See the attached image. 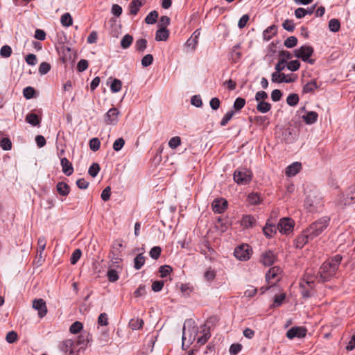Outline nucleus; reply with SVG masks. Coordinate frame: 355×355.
<instances>
[{"label":"nucleus","instance_id":"29","mask_svg":"<svg viewBox=\"0 0 355 355\" xmlns=\"http://www.w3.org/2000/svg\"><path fill=\"white\" fill-rule=\"evenodd\" d=\"M40 121L38 115L35 113H29L26 116V121L33 126L40 125Z\"/></svg>","mask_w":355,"mask_h":355},{"label":"nucleus","instance_id":"12","mask_svg":"<svg viewBox=\"0 0 355 355\" xmlns=\"http://www.w3.org/2000/svg\"><path fill=\"white\" fill-rule=\"evenodd\" d=\"M277 260V257L271 250H267L261 254V262L266 266H272Z\"/></svg>","mask_w":355,"mask_h":355},{"label":"nucleus","instance_id":"26","mask_svg":"<svg viewBox=\"0 0 355 355\" xmlns=\"http://www.w3.org/2000/svg\"><path fill=\"white\" fill-rule=\"evenodd\" d=\"M56 189L58 193L62 196H67L70 190L69 186L64 182H59L56 185Z\"/></svg>","mask_w":355,"mask_h":355},{"label":"nucleus","instance_id":"38","mask_svg":"<svg viewBox=\"0 0 355 355\" xmlns=\"http://www.w3.org/2000/svg\"><path fill=\"white\" fill-rule=\"evenodd\" d=\"M257 110L261 113H266L271 109V105L265 101H260L257 105Z\"/></svg>","mask_w":355,"mask_h":355},{"label":"nucleus","instance_id":"44","mask_svg":"<svg viewBox=\"0 0 355 355\" xmlns=\"http://www.w3.org/2000/svg\"><path fill=\"white\" fill-rule=\"evenodd\" d=\"M249 203L251 205H258L261 202V198L257 193H251L248 196Z\"/></svg>","mask_w":355,"mask_h":355},{"label":"nucleus","instance_id":"42","mask_svg":"<svg viewBox=\"0 0 355 355\" xmlns=\"http://www.w3.org/2000/svg\"><path fill=\"white\" fill-rule=\"evenodd\" d=\"M83 325L80 322L76 321L70 326L69 331L73 334H76L78 333L82 332L81 330L83 329Z\"/></svg>","mask_w":355,"mask_h":355},{"label":"nucleus","instance_id":"60","mask_svg":"<svg viewBox=\"0 0 355 355\" xmlns=\"http://www.w3.org/2000/svg\"><path fill=\"white\" fill-rule=\"evenodd\" d=\"M210 336H211V334H210L209 330L204 329L203 335L198 338V341H197L198 343H199L200 345H204L207 341V340L210 338Z\"/></svg>","mask_w":355,"mask_h":355},{"label":"nucleus","instance_id":"15","mask_svg":"<svg viewBox=\"0 0 355 355\" xmlns=\"http://www.w3.org/2000/svg\"><path fill=\"white\" fill-rule=\"evenodd\" d=\"M60 349L64 354L69 353V354H73L76 349L75 342L71 339H67L62 341L59 345Z\"/></svg>","mask_w":355,"mask_h":355},{"label":"nucleus","instance_id":"1","mask_svg":"<svg viewBox=\"0 0 355 355\" xmlns=\"http://www.w3.org/2000/svg\"><path fill=\"white\" fill-rule=\"evenodd\" d=\"M342 259L341 255L336 254L322 263L315 276L319 278V282H328L336 275Z\"/></svg>","mask_w":355,"mask_h":355},{"label":"nucleus","instance_id":"5","mask_svg":"<svg viewBox=\"0 0 355 355\" xmlns=\"http://www.w3.org/2000/svg\"><path fill=\"white\" fill-rule=\"evenodd\" d=\"M252 250L247 244H242L235 248L234 255L240 261H247L250 258Z\"/></svg>","mask_w":355,"mask_h":355},{"label":"nucleus","instance_id":"4","mask_svg":"<svg viewBox=\"0 0 355 355\" xmlns=\"http://www.w3.org/2000/svg\"><path fill=\"white\" fill-rule=\"evenodd\" d=\"M252 178V173L248 168H239L234 173V180L241 185L249 184Z\"/></svg>","mask_w":355,"mask_h":355},{"label":"nucleus","instance_id":"9","mask_svg":"<svg viewBox=\"0 0 355 355\" xmlns=\"http://www.w3.org/2000/svg\"><path fill=\"white\" fill-rule=\"evenodd\" d=\"M294 227V222L290 218H282L278 225L277 229L278 230L284 234H288L291 232Z\"/></svg>","mask_w":355,"mask_h":355},{"label":"nucleus","instance_id":"16","mask_svg":"<svg viewBox=\"0 0 355 355\" xmlns=\"http://www.w3.org/2000/svg\"><path fill=\"white\" fill-rule=\"evenodd\" d=\"M271 80L273 83H290L294 81L293 78L291 77L288 78V76H286L284 73H272L271 75Z\"/></svg>","mask_w":355,"mask_h":355},{"label":"nucleus","instance_id":"49","mask_svg":"<svg viewBox=\"0 0 355 355\" xmlns=\"http://www.w3.org/2000/svg\"><path fill=\"white\" fill-rule=\"evenodd\" d=\"M81 254H82V252L80 249H76L71 256V258H70V262L72 265H74L76 264L78 260L80 259V257H81Z\"/></svg>","mask_w":355,"mask_h":355},{"label":"nucleus","instance_id":"53","mask_svg":"<svg viewBox=\"0 0 355 355\" xmlns=\"http://www.w3.org/2000/svg\"><path fill=\"white\" fill-rule=\"evenodd\" d=\"M245 104V100L243 98L239 97L234 101L233 107L236 111L241 110Z\"/></svg>","mask_w":355,"mask_h":355},{"label":"nucleus","instance_id":"24","mask_svg":"<svg viewBox=\"0 0 355 355\" xmlns=\"http://www.w3.org/2000/svg\"><path fill=\"white\" fill-rule=\"evenodd\" d=\"M200 35L199 30H196L194 31L193 35L187 40L186 45L189 47H191V49L194 50L198 44V37Z\"/></svg>","mask_w":355,"mask_h":355},{"label":"nucleus","instance_id":"57","mask_svg":"<svg viewBox=\"0 0 355 355\" xmlns=\"http://www.w3.org/2000/svg\"><path fill=\"white\" fill-rule=\"evenodd\" d=\"M153 56L151 54L144 55L141 59V65L144 67H147L153 64Z\"/></svg>","mask_w":355,"mask_h":355},{"label":"nucleus","instance_id":"28","mask_svg":"<svg viewBox=\"0 0 355 355\" xmlns=\"http://www.w3.org/2000/svg\"><path fill=\"white\" fill-rule=\"evenodd\" d=\"M277 31V27L275 25H271L268 27L263 33V39L266 41H269L272 35H276Z\"/></svg>","mask_w":355,"mask_h":355},{"label":"nucleus","instance_id":"21","mask_svg":"<svg viewBox=\"0 0 355 355\" xmlns=\"http://www.w3.org/2000/svg\"><path fill=\"white\" fill-rule=\"evenodd\" d=\"M186 333L187 335L189 334L188 343L189 345H191L195 340L198 333V329L196 326H194V322L191 326V324L186 325Z\"/></svg>","mask_w":355,"mask_h":355},{"label":"nucleus","instance_id":"14","mask_svg":"<svg viewBox=\"0 0 355 355\" xmlns=\"http://www.w3.org/2000/svg\"><path fill=\"white\" fill-rule=\"evenodd\" d=\"M227 208V201L224 198L216 199L212 202V209L215 213H223Z\"/></svg>","mask_w":355,"mask_h":355},{"label":"nucleus","instance_id":"22","mask_svg":"<svg viewBox=\"0 0 355 355\" xmlns=\"http://www.w3.org/2000/svg\"><path fill=\"white\" fill-rule=\"evenodd\" d=\"M145 1L146 0H133L129 5L130 13L133 15H137Z\"/></svg>","mask_w":355,"mask_h":355},{"label":"nucleus","instance_id":"30","mask_svg":"<svg viewBox=\"0 0 355 355\" xmlns=\"http://www.w3.org/2000/svg\"><path fill=\"white\" fill-rule=\"evenodd\" d=\"M277 227L274 225L266 223V226L263 228V234L267 237H272L275 233H276Z\"/></svg>","mask_w":355,"mask_h":355},{"label":"nucleus","instance_id":"59","mask_svg":"<svg viewBox=\"0 0 355 355\" xmlns=\"http://www.w3.org/2000/svg\"><path fill=\"white\" fill-rule=\"evenodd\" d=\"M51 70V64L48 62H43L39 67V73L42 75L46 74Z\"/></svg>","mask_w":355,"mask_h":355},{"label":"nucleus","instance_id":"52","mask_svg":"<svg viewBox=\"0 0 355 355\" xmlns=\"http://www.w3.org/2000/svg\"><path fill=\"white\" fill-rule=\"evenodd\" d=\"M279 271V268L272 267L269 269L268 272L266 275V279L269 282L270 279L276 277L278 272Z\"/></svg>","mask_w":355,"mask_h":355},{"label":"nucleus","instance_id":"10","mask_svg":"<svg viewBox=\"0 0 355 355\" xmlns=\"http://www.w3.org/2000/svg\"><path fill=\"white\" fill-rule=\"evenodd\" d=\"M306 329L303 327H293L286 332V337L289 339L294 338H302L306 336Z\"/></svg>","mask_w":355,"mask_h":355},{"label":"nucleus","instance_id":"2","mask_svg":"<svg viewBox=\"0 0 355 355\" xmlns=\"http://www.w3.org/2000/svg\"><path fill=\"white\" fill-rule=\"evenodd\" d=\"M330 218L324 216L312 223L306 229V232L309 234V239H313L320 235L328 227Z\"/></svg>","mask_w":355,"mask_h":355},{"label":"nucleus","instance_id":"39","mask_svg":"<svg viewBox=\"0 0 355 355\" xmlns=\"http://www.w3.org/2000/svg\"><path fill=\"white\" fill-rule=\"evenodd\" d=\"M329 28L331 31L336 33L340 28V23L337 19H331L329 21Z\"/></svg>","mask_w":355,"mask_h":355},{"label":"nucleus","instance_id":"33","mask_svg":"<svg viewBox=\"0 0 355 355\" xmlns=\"http://www.w3.org/2000/svg\"><path fill=\"white\" fill-rule=\"evenodd\" d=\"M318 85L315 80H312L308 82L303 87L304 93H311L314 92L315 89L318 88Z\"/></svg>","mask_w":355,"mask_h":355},{"label":"nucleus","instance_id":"19","mask_svg":"<svg viewBox=\"0 0 355 355\" xmlns=\"http://www.w3.org/2000/svg\"><path fill=\"white\" fill-rule=\"evenodd\" d=\"M302 169V164L300 162H294L289 165L286 168L285 173L288 177L295 176Z\"/></svg>","mask_w":355,"mask_h":355},{"label":"nucleus","instance_id":"35","mask_svg":"<svg viewBox=\"0 0 355 355\" xmlns=\"http://www.w3.org/2000/svg\"><path fill=\"white\" fill-rule=\"evenodd\" d=\"M145 263V257L142 253L139 254L134 259V268L139 270Z\"/></svg>","mask_w":355,"mask_h":355},{"label":"nucleus","instance_id":"40","mask_svg":"<svg viewBox=\"0 0 355 355\" xmlns=\"http://www.w3.org/2000/svg\"><path fill=\"white\" fill-rule=\"evenodd\" d=\"M147 47V40L144 38H140L136 41L135 49L139 52H143Z\"/></svg>","mask_w":355,"mask_h":355},{"label":"nucleus","instance_id":"32","mask_svg":"<svg viewBox=\"0 0 355 355\" xmlns=\"http://www.w3.org/2000/svg\"><path fill=\"white\" fill-rule=\"evenodd\" d=\"M133 42V37L129 34L125 35L121 40V46L123 49H126L130 46Z\"/></svg>","mask_w":355,"mask_h":355},{"label":"nucleus","instance_id":"3","mask_svg":"<svg viewBox=\"0 0 355 355\" xmlns=\"http://www.w3.org/2000/svg\"><path fill=\"white\" fill-rule=\"evenodd\" d=\"M323 203L320 196L315 193L309 194L304 201V208L309 212H316L322 210Z\"/></svg>","mask_w":355,"mask_h":355},{"label":"nucleus","instance_id":"47","mask_svg":"<svg viewBox=\"0 0 355 355\" xmlns=\"http://www.w3.org/2000/svg\"><path fill=\"white\" fill-rule=\"evenodd\" d=\"M297 44V39L295 36H290L284 41V46L287 48H293Z\"/></svg>","mask_w":355,"mask_h":355},{"label":"nucleus","instance_id":"34","mask_svg":"<svg viewBox=\"0 0 355 355\" xmlns=\"http://www.w3.org/2000/svg\"><path fill=\"white\" fill-rule=\"evenodd\" d=\"M143 324H144V321L142 319H140V318L131 319L129 322V327L132 330H137V329L142 328Z\"/></svg>","mask_w":355,"mask_h":355},{"label":"nucleus","instance_id":"6","mask_svg":"<svg viewBox=\"0 0 355 355\" xmlns=\"http://www.w3.org/2000/svg\"><path fill=\"white\" fill-rule=\"evenodd\" d=\"M355 200V185L348 188L345 196H342L338 200V206L344 207L351 205Z\"/></svg>","mask_w":355,"mask_h":355},{"label":"nucleus","instance_id":"56","mask_svg":"<svg viewBox=\"0 0 355 355\" xmlns=\"http://www.w3.org/2000/svg\"><path fill=\"white\" fill-rule=\"evenodd\" d=\"M286 298V294L282 293L278 295H275L274 297L273 307H278L281 306Z\"/></svg>","mask_w":355,"mask_h":355},{"label":"nucleus","instance_id":"8","mask_svg":"<svg viewBox=\"0 0 355 355\" xmlns=\"http://www.w3.org/2000/svg\"><path fill=\"white\" fill-rule=\"evenodd\" d=\"M120 112L116 107L110 108L104 115V121L107 125H116L119 121Z\"/></svg>","mask_w":355,"mask_h":355},{"label":"nucleus","instance_id":"51","mask_svg":"<svg viewBox=\"0 0 355 355\" xmlns=\"http://www.w3.org/2000/svg\"><path fill=\"white\" fill-rule=\"evenodd\" d=\"M161 252L162 249L160 247L155 246L151 248L149 254L152 259L157 260L160 257Z\"/></svg>","mask_w":355,"mask_h":355},{"label":"nucleus","instance_id":"58","mask_svg":"<svg viewBox=\"0 0 355 355\" xmlns=\"http://www.w3.org/2000/svg\"><path fill=\"white\" fill-rule=\"evenodd\" d=\"M159 272L160 273V277L164 278L172 272V268L169 266L164 265L159 268Z\"/></svg>","mask_w":355,"mask_h":355},{"label":"nucleus","instance_id":"27","mask_svg":"<svg viewBox=\"0 0 355 355\" xmlns=\"http://www.w3.org/2000/svg\"><path fill=\"white\" fill-rule=\"evenodd\" d=\"M256 222L254 217L250 215H246L242 218L241 225L246 228L252 227L255 225Z\"/></svg>","mask_w":355,"mask_h":355},{"label":"nucleus","instance_id":"54","mask_svg":"<svg viewBox=\"0 0 355 355\" xmlns=\"http://www.w3.org/2000/svg\"><path fill=\"white\" fill-rule=\"evenodd\" d=\"M12 53V49L8 45L3 46L0 49V55L2 58H9Z\"/></svg>","mask_w":355,"mask_h":355},{"label":"nucleus","instance_id":"64","mask_svg":"<svg viewBox=\"0 0 355 355\" xmlns=\"http://www.w3.org/2000/svg\"><path fill=\"white\" fill-rule=\"evenodd\" d=\"M88 61L85 59H81L77 64V70L79 72H83L88 68Z\"/></svg>","mask_w":355,"mask_h":355},{"label":"nucleus","instance_id":"25","mask_svg":"<svg viewBox=\"0 0 355 355\" xmlns=\"http://www.w3.org/2000/svg\"><path fill=\"white\" fill-rule=\"evenodd\" d=\"M169 37V31L167 28H159L156 31L155 40L157 41H166Z\"/></svg>","mask_w":355,"mask_h":355},{"label":"nucleus","instance_id":"61","mask_svg":"<svg viewBox=\"0 0 355 355\" xmlns=\"http://www.w3.org/2000/svg\"><path fill=\"white\" fill-rule=\"evenodd\" d=\"M283 28L288 32H293L295 29V24L293 20L286 19L282 24Z\"/></svg>","mask_w":355,"mask_h":355},{"label":"nucleus","instance_id":"43","mask_svg":"<svg viewBox=\"0 0 355 355\" xmlns=\"http://www.w3.org/2000/svg\"><path fill=\"white\" fill-rule=\"evenodd\" d=\"M60 22L63 26H70L72 25L73 20L71 15L68 12L64 13L60 19Z\"/></svg>","mask_w":355,"mask_h":355},{"label":"nucleus","instance_id":"46","mask_svg":"<svg viewBox=\"0 0 355 355\" xmlns=\"http://www.w3.org/2000/svg\"><path fill=\"white\" fill-rule=\"evenodd\" d=\"M235 114V111L230 110L227 112L224 116L223 117L222 120L220 121V125L221 126H225L228 122L231 120V119L233 117V116Z\"/></svg>","mask_w":355,"mask_h":355},{"label":"nucleus","instance_id":"31","mask_svg":"<svg viewBox=\"0 0 355 355\" xmlns=\"http://www.w3.org/2000/svg\"><path fill=\"white\" fill-rule=\"evenodd\" d=\"M193 323V321L192 320H186L184 324V327L182 329L183 333H182V348L184 350L187 349L189 347V346L190 345H189V343H187V345L185 343V341L187 339L186 325L191 324V326Z\"/></svg>","mask_w":355,"mask_h":355},{"label":"nucleus","instance_id":"48","mask_svg":"<svg viewBox=\"0 0 355 355\" xmlns=\"http://www.w3.org/2000/svg\"><path fill=\"white\" fill-rule=\"evenodd\" d=\"M99 171H100L99 164L97 163H93L89 168L88 173L92 178H95L98 175Z\"/></svg>","mask_w":355,"mask_h":355},{"label":"nucleus","instance_id":"36","mask_svg":"<svg viewBox=\"0 0 355 355\" xmlns=\"http://www.w3.org/2000/svg\"><path fill=\"white\" fill-rule=\"evenodd\" d=\"M158 18V12L156 10H153L148 14L145 18V22L148 24H155Z\"/></svg>","mask_w":355,"mask_h":355},{"label":"nucleus","instance_id":"17","mask_svg":"<svg viewBox=\"0 0 355 355\" xmlns=\"http://www.w3.org/2000/svg\"><path fill=\"white\" fill-rule=\"evenodd\" d=\"M315 276H317V274L315 275L313 274L311 270H306L303 277V282L300 283V286L305 287V285L311 286V284H313L315 280L319 282V278H316Z\"/></svg>","mask_w":355,"mask_h":355},{"label":"nucleus","instance_id":"37","mask_svg":"<svg viewBox=\"0 0 355 355\" xmlns=\"http://www.w3.org/2000/svg\"><path fill=\"white\" fill-rule=\"evenodd\" d=\"M122 87V82L117 78H114L110 85V90L112 93L119 92Z\"/></svg>","mask_w":355,"mask_h":355},{"label":"nucleus","instance_id":"13","mask_svg":"<svg viewBox=\"0 0 355 355\" xmlns=\"http://www.w3.org/2000/svg\"><path fill=\"white\" fill-rule=\"evenodd\" d=\"M91 340V335L86 331H83L78 336L77 340L76 341V347L80 346L78 350L85 348Z\"/></svg>","mask_w":355,"mask_h":355},{"label":"nucleus","instance_id":"23","mask_svg":"<svg viewBox=\"0 0 355 355\" xmlns=\"http://www.w3.org/2000/svg\"><path fill=\"white\" fill-rule=\"evenodd\" d=\"M318 114L316 112H307L302 116V119L306 124H313L318 120Z\"/></svg>","mask_w":355,"mask_h":355},{"label":"nucleus","instance_id":"62","mask_svg":"<svg viewBox=\"0 0 355 355\" xmlns=\"http://www.w3.org/2000/svg\"><path fill=\"white\" fill-rule=\"evenodd\" d=\"M181 144V139L180 137H173L168 141V146L172 149L176 148Z\"/></svg>","mask_w":355,"mask_h":355},{"label":"nucleus","instance_id":"18","mask_svg":"<svg viewBox=\"0 0 355 355\" xmlns=\"http://www.w3.org/2000/svg\"><path fill=\"white\" fill-rule=\"evenodd\" d=\"M312 239H309V235L306 232V230H304L302 234L297 236V238L295 240V245L297 248H302L306 243H307L309 241Z\"/></svg>","mask_w":355,"mask_h":355},{"label":"nucleus","instance_id":"7","mask_svg":"<svg viewBox=\"0 0 355 355\" xmlns=\"http://www.w3.org/2000/svg\"><path fill=\"white\" fill-rule=\"evenodd\" d=\"M313 51L312 46L304 45L294 51V55L302 61H306L313 55Z\"/></svg>","mask_w":355,"mask_h":355},{"label":"nucleus","instance_id":"55","mask_svg":"<svg viewBox=\"0 0 355 355\" xmlns=\"http://www.w3.org/2000/svg\"><path fill=\"white\" fill-rule=\"evenodd\" d=\"M300 67V62L297 60H291L288 62H286V67L290 71H295L299 69Z\"/></svg>","mask_w":355,"mask_h":355},{"label":"nucleus","instance_id":"41","mask_svg":"<svg viewBox=\"0 0 355 355\" xmlns=\"http://www.w3.org/2000/svg\"><path fill=\"white\" fill-rule=\"evenodd\" d=\"M241 47L240 44H237L234 45L232 48V52H231V58L234 61L236 62L241 58V53L238 51Z\"/></svg>","mask_w":355,"mask_h":355},{"label":"nucleus","instance_id":"63","mask_svg":"<svg viewBox=\"0 0 355 355\" xmlns=\"http://www.w3.org/2000/svg\"><path fill=\"white\" fill-rule=\"evenodd\" d=\"M125 144V140L123 138H118L113 144V149L115 151H119L122 149Z\"/></svg>","mask_w":355,"mask_h":355},{"label":"nucleus","instance_id":"20","mask_svg":"<svg viewBox=\"0 0 355 355\" xmlns=\"http://www.w3.org/2000/svg\"><path fill=\"white\" fill-rule=\"evenodd\" d=\"M60 164L62 171L66 175L69 176L73 173V168L72 164L66 157L60 159Z\"/></svg>","mask_w":355,"mask_h":355},{"label":"nucleus","instance_id":"11","mask_svg":"<svg viewBox=\"0 0 355 355\" xmlns=\"http://www.w3.org/2000/svg\"><path fill=\"white\" fill-rule=\"evenodd\" d=\"M33 308L37 311L38 315L42 318L46 315L47 307L46 302L43 299H35L33 301Z\"/></svg>","mask_w":355,"mask_h":355},{"label":"nucleus","instance_id":"50","mask_svg":"<svg viewBox=\"0 0 355 355\" xmlns=\"http://www.w3.org/2000/svg\"><path fill=\"white\" fill-rule=\"evenodd\" d=\"M89 145L90 149L92 151L96 152L99 149L101 142L98 138L95 137V138H92L89 140Z\"/></svg>","mask_w":355,"mask_h":355},{"label":"nucleus","instance_id":"45","mask_svg":"<svg viewBox=\"0 0 355 355\" xmlns=\"http://www.w3.org/2000/svg\"><path fill=\"white\" fill-rule=\"evenodd\" d=\"M299 102V96L296 94H291L286 98V103L290 106H295Z\"/></svg>","mask_w":355,"mask_h":355}]
</instances>
